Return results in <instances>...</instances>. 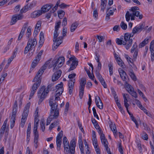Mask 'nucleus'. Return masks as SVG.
I'll list each match as a JSON object with an SVG mask.
<instances>
[{
	"instance_id": "1",
	"label": "nucleus",
	"mask_w": 154,
	"mask_h": 154,
	"mask_svg": "<svg viewBox=\"0 0 154 154\" xmlns=\"http://www.w3.org/2000/svg\"><path fill=\"white\" fill-rule=\"evenodd\" d=\"M139 8L137 6H134L130 9L129 11H127L125 15V17L127 21L128 22L131 18V20H135V17H139L140 19H141L143 17V15L140 14V12L138 11Z\"/></svg>"
},
{
	"instance_id": "2",
	"label": "nucleus",
	"mask_w": 154,
	"mask_h": 154,
	"mask_svg": "<svg viewBox=\"0 0 154 154\" xmlns=\"http://www.w3.org/2000/svg\"><path fill=\"white\" fill-rule=\"evenodd\" d=\"M53 85V84H50L47 86V88H45V86H43L38 91V97L39 98L38 102L39 104H41L49 92V90H51V88Z\"/></svg>"
},
{
	"instance_id": "3",
	"label": "nucleus",
	"mask_w": 154,
	"mask_h": 154,
	"mask_svg": "<svg viewBox=\"0 0 154 154\" xmlns=\"http://www.w3.org/2000/svg\"><path fill=\"white\" fill-rule=\"evenodd\" d=\"M49 105L51 106V110L50 113L52 114L54 113H54L53 115H54V117L55 118H57L59 115V110L58 109V104L56 103V101L54 102V97H51L50 98L49 101Z\"/></svg>"
},
{
	"instance_id": "4",
	"label": "nucleus",
	"mask_w": 154,
	"mask_h": 154,
	"mask_svg": "<svg viewBox=\"0 0 154 154\" xmlns=\"http://www.w3.org/2000/svg\"><path fill=\"white\" fill-rule=\"evenodd\" d=\"M58 30H55L54 33L53 42H54L53 45V49L55 50L63 42V37L59 36L57 38L59 34L57 32Z\"/></svg>"
},
{
	"instance_id": "5",
	"label": "nucleus",
	"mask_w": 154,
	"mask_h": 154,
	"mask_svg": "<svg viewBox=\"0 0 154 154\" xmlns=\"http://www.w3.org/2000/svg\"><path fill=\"white\" fill-rule=\"evenodd\" d=\"M37 42L36 39L34 38L33 39L29 38L28 40L26 46L25 48L24 54H27L30 50H32L33 48H34L36 45Z\"/></svg>"
},
{
	"instance_id": "6",
	"label": "nucleus",
	"mask_w": 154,
	"mask_h": 154,
	"mask_svg": "<svg viewBox=\"0 0 154 154\" xmlns=\"http://www.w3.org/2000/svg\"><path fill=\"white\" fill-rule=\"evenodd\" d=\"M30 106V103H28L24 107L23 113L22 114L20 125L23 128L25 124L26 119L28 114L29 111Z\"/></svg>"
},
{
	"instance_id": "7",
	"label": "nucleus",
	"mask_w": 154,
	"mask_h": 154,
	"mask_svg": "<svg viewBox=\"0 0 154 154\" xmlns=\"http://www.w3.org/2000/svg\"><path fill=\"white\" fill-rule=\"evenodd\" d=\"M76 76L75 73L70 74L68 75V78L70 79L69 82V92L70 95H71L73 91L75 79H74Z\"/></svg>"
},
{
	"instance_id": "8",
	"label": "nucleus",
	"mask_w": 154,
	"mask_h": 154,
	"mask_svg": "<svg viewBox=\"0 0 154 154\" xmlns=\"http://www.w3.org/2000/svg\"><path fill=\"white\" fill-rule=\"evenodd\" d=\"M43 51V50H41L35 57V59L33 60L30 68V71L32 70L38 63Z\"/></svg>"
},
{
	"instance_id": "9",
	"label": "nucleus",
	"mask_w": 154,
	"mask_h": 154,
	"mask_svg": "<svg viewBox=\"0 0 154 154\" xmlns=\"http://www.w3.org/2000/svg\"><path fill=\"white\" fill-rule=\"evenodd\" d=\"M64 61L65 58L63 56L60 57L56 60H53L52 62L54 63V71L55 69H56L57 68H59L61 67L63 65Z\"/></svg>"
},
{
	"instance_id": "10",
	"label": "nucleus",
	"mask_w": 154,
	"mask_h": 154,
	"mask_svg": "<svg viewBox=\"0 0 154 154\" xmlns=\"http://www.w3.org/2000/svg\"><path fill=\"white\" fill-rule=\"evenodd\" d=\"M42 79V77H38L37 76H35L32 81L33 82H35L33 85L32 89L36 91L37 89L40 86Z\"/></svg>"
},
{
	"instance_id": "11",
	"label": "nucleus",
	"mask_w": 154,
	"mask_h": 154,
	"mask_svg": "<svg viewBox=\"0 0 154 154\" xmlns=\"http://www.w3.org/2000/svg\"><path fill=\"white\" fill-rule=\"evenodd\" d=\"M145 24L144 23H140L134 27L132 30V36H133L135 34H138L144 28Z\"/></svg>"
},
{
	"instance_id": "12",
	"label": "nucleus",
	"mask_w": 154,
	"mask_h": 154,
	"mask_svg": "<svg viewBox=\"0 0 154 154\" xmlns=\"http://www.w3.org/2000/svg\"><path fill=\"white\" fill-rule=\"evenodd\" d=\"M63 135V131H61L59 132L56 137V144L57 145V149L59 151L60 149L61 144L62 137Z\"/></svg>"
},
{
	"instance_id": "13",
	"label": "nucleus",
	"mask_w": 154,
	"mask_h": 154,
	"mask_svg": "<svg viewBox=\"0 0 154 154\" xmlns=\"http://www.w3.org/2000/svg\"><path fill=\"white\" fill-rule=\"evenodd\" d=\"M23 18L22 15L20 14H16L13 15L12 17L11 25H13L15 24L18 20H22Z\"/></svg>"
},
{
	"instance_id": "14",
	"label": "nucleus",
	"mask_w": 154,
	"mask_h": 154,
	"mask_svg": "<svg viewBox=\"0 0 154 154\" xmlns=\"http://www.w3.org/2000/svg\"><path fill=\"white\" fill-rule=\"evenodd\" d=\"M53 6V5L51 3L46 4L42 7L41 10L42 11V13H45L50 10Z\"/></svg>"
},
{
	"instance_id": "15",
	"label": "nucleus",
	"mask_w": 154,
	"mask_h": 154,
	"mask_svg": "<svg viewBox=\"0 0 154 154\" xmlns=\"http://www.w3.org/2000/svg\"><path fill=\"white\" fill-rule=\"evenodd\" d=\"M62 73V71L60 69L55 72L52 75V81L53 82H54L58 79L60 77Z\"/></svg>"
},
{
	"instance_id": "16",
	"label": "nucleus",
	"mask_w": 154,
	"mask_h": 154,
	"mask_svg": "<svg viewBox=\"0 0 154 154\" xmlns=\"http://www.w3.org/2000/svg\"><path fill=\"white\" fill-rule=\"evenodd\" d=\"M95 103L97 106L102 109L103 108V104L99 97L96 96L95 97Z\"/></svg>"
},
{
	"instance_id": "17",
	"label": "nucleus",
	"mask_w": 154,
	"mask_h": 154,
	"mask_svg": "<svg viewBox=\"0 0 154 154\" xmlns=\"http://www.w3.org/2000/svg\"><path fill=\"white\" fill-rule=\"evenodd\" d=\"M63 83L61 82L60 84H58L56 86V88L57 89L56 91V94H58V95H60L62 94L63 91Z\"/></svg>"
},
{
	"instance_id": "18",
	"label": "nucleus",
	"mask_w": 154,
	"mask_h": 154,
	"mask_svg": "<svg viewBox=\"0 0 154 154\" xmlns=\"http://www.w3.org/2000/svg\"><path fill=\"white\" fill-rule=\"evenodd\" d=\"M75 146V139L73 138L70 142V153L71 154H74Z\"/></svg>"
},
{
	"instance_id": "19",
	"label": "nucleus",
	"mask_w": 154,
	"mask_h": 154,
	"mask_svg": "<svg viewBox=\"0 0 154 154\" xmlns=\"http://www.w3.org/2000/svg\"><path fill=\"white\" fill-rule=\"evenodd\" d=\"M119 71L120 77L122 80L125 81V82H129V79H127L126 77H127V76L126 72L122 69H121L120 71L119 70Z\"/></svg>"
},
{
	"instance_id": "20",
	"label": "nucleus",
	"mask_w": 154,
	"mask_h": 154,
	"mask_svg": "<svg viewBox=\"0 0 154 154\" xmlns=\"http://www.w3.org/2000/svg\"><path fill=\"white\" fill-rule=\"evenodd\" d=\"M42 11L41 10L35 11L31 14V17L32 18H36L38 17L42 14Z\"/></svg>"
},
{
	"instance_id": "21",
	"label": "nucleus",
	"mask_w": 154,
	"mask_h": 154,
	"mask_svg": "<svg viewBox=\"0 0 154 154\" xmlns=\"http://www.w3.org/2000/svg\"><path fill=\"white\" fill-rule=\"evenodd\" d=\"M132 33L130 34L129 33H126L125 34L124 36V41H123V44L126 45L127 41L131 39L130 37H133L132 36Z\"/></svg>"
},
{
	"instance_id": "22",
	"label": "nucleus",
	"mask_w": 154,
	"mask_h": 154,
	"mask_svg": "<svg viewBox=\"0 0 154 154\" xmlns=\"http://www.w3.org/2000/svg\"><path fill=\"white\" fill-rule=\"evenodd\" d=\"M47 66H46L45 65H43L42 68L38 71L36 75L38 77H42V75L44 72V71L46 69Z\"/></svg>"
},
{
	"instance_id": "23",
	"label": "nucleus",
	"mask_w": 154,
	"mask_h": 154,
	"mask_svg": "<svg viewBox=\"0 0 154 154\" xmlns=\"http://www.w3.org/2000/svg\"><path fill=\"white\" fill-rule=\"evenodd\" d=\"M100 139L102 143L104 145L105 148H107L108 147V142L107 140L105 138V135H103L100 137Z\"/></svg>"
},
{
	"instance_id": "24",
	"label": "nucleus",
	"mask_w": 154,
	"mask_h": 154,
	"mask_svg": "<svg viewBox=\"0 0 154 154\" xmlns=\"http://www.w3.org/2000/svg\"><path fill=\"white\" fill-rule=\"evenodd\" d=\"M78 60H73L70 65V67L69 69V71L74 70L75 69L78 65Z\"/></svg>"
},
{
	"instance_id": "25",
	"label": "nucleus",
	"mask_w": 154,
	"mask_h": 154,
	"mask_svg": "<svg viewBox=\"0 0 154 154\" xmlns=\"http://www.w3.org/2000/svg\"><path fill=\"white\" fill-rule=\"evenodd\" d=\"M17 100H15L14 102L13 106V112L12 115H14L16 116L17 110Z\"/></svg>"
},
{
	"instance_id": "26",
	"label": "nucleus",
	"mask_w": 154,
	"mask_h": 154,
	"mask_svg": "<svg viewBox=\"0 0 154 154\" xmlns=\"http://www.w3.org/2000/svg\"><path fill=\"white\" fill-rule=\"evenodd\" d=\"M79 23L78 22H75L73 23L71 25L70 27V31L71 32H74L77 28L79 25Z\"/></svg>"
},
{
	"instance_id": "27",
	"label": "nucleus",
	"mask_w": 154,
	"mask_h": 154,
	"mask_svg": "<svg viewBox=\"0 0 154 154\" xmlns=\"http://www.w3.org/2000/svg\"><path fill=\"white\" fill-rule=\"evenodd\" d=\"M128 75L131 77V78L134 81L137 80L136 77L133 70L132 69H130L128 71Z\"/></svg>"
},
{
	"instance_id": "28",
	"label": "nucleus",
	"mask_w": 154,
	"mask_h": 154,
	"mask_svg": "<svg viewBox=\"0 0 154 154\" xmlns=\"http://www.w3.org/2000/svg\"><path fill=\"white\" fill-rule=\"evenodd\" d=\"M129 82H126L125 83V86L126 87L127 89V91H128V92L129 93V92L132 91L133 90H134V89L133 88L130 84H129L128 83Z\"/></svg>"
},
{
	"instance_id": "29",
	"label": "nucleus",
	"mask_w": 154,
	"mask_h": 154,
	"mask_svg": "<svg viewBox=\"0 0 154 154\" xmlns=\"http://www.w3.org/2000/svg\"><path fill=\"white\" fill-rule=\"evenodd\" d=\"M109 126L111 130L113 131L114 135L116 134L117 131L115 124L111 122V124H110Z\"/></svg>"
},
{
	"instance_id": "30",
	"label": "nucleus",
	"mask_w": 154,
	"mask_h": 154,
	"mask_svg": "<svg viewBox=\"0 0 154 154\" xmlns=\"http://www.w3.org/2000/svg\"><path fill=\"white\" fill-rule=\"evenodd\" d=\"M40 39L39 42L40 45H42L44 43L45 40L44 33L42 32H41L39 36Z\"/></svg>"
},
{
	"instance_id": "31",
	"label": "nucleus",
	"mask_w": 154,
	"mask_h": 154,
	"mask_svg": "<svg viewBox=\"0 0 154 154\" xmlns=\"http://www.w3.org/2000/svg\"><path fill=\"white\" fill-rule=\"evenodd\" d=\"M86 82V80L85 79L82 78L81 79L80 83L79 89H84Z\"/></svg>"
},
{
	"instance_id": "32",
	"label": "nucleus",
	"mask_w": 154,
	"mask_h": 154,
	"mask_svg": "<svg viewBox=\"0 0 154 154\" xmlns=\"http://www.w3.org/2000/svg\"><path fill=\"white\" fill-rule=\"evenodd\" d=\"M39 120H37L36 122V119H34V127L33 129V132H38L37 131L38 127V123Z\"/></svg>"
},
{
	"instance_id": "33",
	"label": "nucleus",
	"mask_w": 154,
	"mask_h": 154,
	"mask_svg": "<svg viewBox=\"0 0 154 154\" xmlns=\"http://www.w3.org/2000/svg\"><path fill=\"white\" fill-rule=\"evenodd\" d=\"M16 116L13 115H12L11 120V126L10 127L11 129H12L14 126L15 120L16 119Z\"/></svg>"
},
{
	"instance_id": "34",
	"label": "nucleus",
	"mask_w": 154,
	"mask_h": 154,
	"mask_svg": "<svg viewBox=\"0 0 154 154\" xmlns=\"http://www.w3.org/2000/svg\"><path fill=\"white\" fill-rule=\"evenodd\" d=\"M57 118H55V117H54V115L50 113V116L48 117L47 120L46 125H49L52 119Z\"/></svg>"
},
{
	"instance_id": "35",
	"label": "nucleus",
	"mask_w": 154,
	"mask_h": 154,
	"mask_svg": "<svg viewBox=\"0 0 154 154\" xmlns=\"http://www.w3.org/2000/svg\"><path fill=\"white\" fill-rule=\"evenodd\" d=\"M60 1L58 0L57 2L56 5L52 8L51 11V13H54L58 9V6H59V4H60Z\"/></svg>"
},
{
	"instance_id": "36",
	"label": "nucleus",
	"mask_w": 154,
	"mask_h": 154,
	"mask_svg": "<svg viewBox=\"0 0 154 154\" xmlns=\"http://www.w3.org/2000/svg\"><path fill=\"white\" fill-rule=\"evenodd\" d=\"M116 59L119 65L121 67L123 68L125 65L122 60L120 58H119L118 57H116Z\"/></svg>"
},
{
	"instance_id": "37",
	"label": "nucleus",
	"mask_w": 154,
	"mask_h": 154,
	"mask_svg": "<svg viewBox=\"0 0 154 154\" xmlns=\"http://www.w3.org/2000/svg\"><path fill=\"white\" fill-rule=\"evenodd\" d=\"M149 38H146L142 42L140 43L139 45V48H141L144 47L148 42Z\"/></svg>"
},
{
	"instance_id": "38",
	"label": "nucleus",
	"mask_w": 154,
	"mask_h": 154,
	"mask_svg": "<svg viewBox=\"0 0 154 154\" xmlns=\"http://www.w3.org/2000/svg\"><path fill=\"white\" fill-rule=\"evenodd\" d=\"M106 2V0H101L100 5L101 10L103 11L105 8Z\"/></svg>"
},
{
	"instance_id": "39",
	"label": "nucleus",
	"mask_w": 154,
	"mask_h": 154,
	"mask_svg": "<svg viewBox=\"0 0 154 154\" xmlns=\"http://www.w3.org/2000/svg\"><path fill=\"white\" fill-rule=\"evenodd\" d=\"M57 14L59 17L61 19L64 16L65 12L63 11L60 10L57 11Z\"/></svg>"
},
{
	"instance_id": "40",
	"label": "nucleus",
	"mask_w": 154,
	"mask_h": 154,
	"mask_svg": "<svg viewBox=\"0 0 154 154\" xmlns=\"http://www.w3.org/2000/svg\"><path fill=\"white\" fill-rule=\"evenodd\" d=\"M133 42V39H131L127 41L125 47L127 50L131 46Z\"/></svg>"
},
{
	"instance_id": "41",
	"label": "nucleus",
	"mask_w": 154,
	"mask_h": 154,
	"mask_svg": "<svg viewBox=\"0 0 154 154\" xmlns=\"http://www.w3.org/2000/svg\"><path fill=\"white\" fill-rule=\"evenodd\" d=\"M33 133L34 136V143H37L39 137L38 132Z\"/></svg>"
},
{
	"instance_id": "42",
	"label": "nucleus",
	"mask_w": 154,
	"mask_h": 154,
	"mask_svg": "<svg viewBox=\"0 0 154 154\" xmlns=\"http://www.w3.org/2000/svg\"><path fill=\"white\" fill-rule=\"evenodd\" d=\"M31 27L30 26L28 27L26 32V36L28 38H29L30 37L31 35Z\"/></svg>"
},
{
	"instance_id": "43",
	"label": "nucleus",
	"mask_w": 154,
	"mask_h": 154,
	"mask_svg": "<svg viewBox=\"0 0 154 154\" xmlns=\"http://www.w3.org/2000/svg\"><path fill=\"white\" fill-rule=\"evenodd\" d=\"M40 126L42 131H44L45 129V123L44 120L41 121Z\"/></svg>"
},
{
	"instance_id": "44",
	"label": "nucleus",
	"mask_w": 154,
	"mask_h": 154,
	"mask_svg": "<svg viewBox=\"0 0 154 154\" xmlns=\"http://www.w3.org/2000/svg\"><path fill=\"white\" fill-rule=\"evenodd\" d=\"M29 9L28 5H27L24 6L20 11L21 13H25Z\"/></svg>"
},
{
	"instance_id": "45",
	"label": "nucleus",
	"mask_w": 154,
	"mask_h": 154,
	"mask_svg": "<svg viewBox=\"0 0 154 154\" xmlns=\"http://www.w3.org/2000/svg\"><path fill=\"white\" fill-rule=\"evenodd\" d=\"M64 150L66 151L67 152L70 153V145L69 144L64 146Z\"/></svg>"
},
{
	"instance_id": "46",
	"label": "nucleus",
	"mask_w": 154,
	"mask_h": 154,
	"mask_svg": "<svg viewBox=\"0 0 154 154\" xmlns=\"http://www.w3.org/2000/svg\"><path fill=\"white\" fill-rule=\"evenodd\" d=\"M109 71L110 75H111L113 74V66L111 63H109L108 65Z\"/></svg>"
},
{
	"instance_id": "47",
	"label": "nucleus",
	"mask_w": 154,
	"mask_h": 154,
	"mask_svg": "<svg viewBox=\"0 0 154 154\" xmlns=\"http://www.w3.org/2000/svg\"><path fill=\"white\" fill-rule=\"evenodd\" d=\"M137 43L136 42L134 43L133 45V46L131 48V53H133L134 52L135 50H136L137 48Z\"/></svg>"
},
{
	"instance_id": "48",
	"label": "nucleus",
	"mask_w": 154,
	"mask_h": 154,
	"mask_svg": "<svg viewBox=\"0 0 154 154\" xmlns=\"http://www.w3.org/2000/svg\"><path fill=\"white\" fill-rule=\"evenodd\" d=\"M61 21H59L58 22L56 23L55 26V30H58L61 24Z\"/></svg>"
},
{
	"instance_id": "49",
	"label": "nucleus",
	"mask_w": 154,
	"mask_h": 154,
	"mask_svg": "<svg viewBox=\"0 0 154 154\" xmlns=\"http://www.w3.org/2000/svg\"><path fill=\"white\" fill-rule=\"evenodd\" d=\"M116 42L118 45H125L126 44H123V41L122 40L120 39L119 38H117L116 39Z\"/></svg>"
},
{
	"instance_id": "50",
	"label": "nucleus",
	"mask_w": 154,
	"mask_h": 154,
	"mask_svg": "<svg viewBox=\"0 0 154 154\" xmlns=\"http://www.w3.org/2000/svg\"><path fill=\"white\" fill-rule=\"evenodd\" d=\"M120 25L122 29L124 30H126L127 27V25L123 21L121 23Z\"/></svg>"
},
{
	"instance_id": "51",
	"label": "nucleus",
	"mask_w": 154,
	"mask_h": 154,
	"mask_svg": "<svg viewBox=\"0 0 154 154\" xmlns=\"http://www.w3.org/2000/svg\"><path fill=\"white\" fill-rule=\"evenodd\" d=\"M100 82L101 83L102 85H103V87L105 88H107V85L106 83L105 82L104 79L103 78H102L101 79V80L100 79L99 80Z\"/></svg>"
},
{
	"instance_id": "52",
	"label": "nucleus",
	"mask_w": 154,
	"mask_h": 154,
	"mask_svg": "<svg viewBox=\"0 0 154 154\" xmlns=\"http://www.w3.org/2000/svg\"><path fill=\"white\" fill-rule=\"evenodd\" d=\"M92 110L93 111V114H94V117H96L97 119L99 120V117L97 114V113L96 109L94 107L93 108Z\"/></svg>"
},
{
	"instance_id": "53",
	"label": "nucleus",
	"mask_w": 154,
	"mask_h": 154,
	"mask_svg": "<svg viewBox=\"0 0 154 154\" xmlns=\"http://www.w3.org/2000/svg\"><path fill=\"white\" fill-rule=\"evenodd\" d=\"M129 93L133 97L135 98H137V94L136 91L133 90Z\"/></svg>"
},
{
	"instance_id": "54",
	"label": "nucleus",
	"mask_w": 154,
	"mask_h": 154,
	"mask_svg": "<svg viewBox=\"0 0 154 154\" xmlns=\"http://www.w3.org/2000/svg\"><path fill=\"white\" fill-rule=\"evenodd\" d=\"M131 120L132 121H133L134 122V123H135V124L136 125V127L137 128H138V126H139L138 124V123H137V121L135 119V118L134 117V116H131Z\"/></svg>"
},
{
	"instance_id": "55",
	"label": "nucleus",
	"mask_w": 154,
	"mask_h": 154,
	"mask_svg": "<svg viewBox=\"0 0 154 154\" xmlns=\"http://www.w3.org/2000/svg\"><path fill=\"white\" fill-rule=\"evenodd\" d=\"M93 143L94 147H98V145L97 143V138H92Z\"/></svg>"
},
{
	"instance_id": "56",
	"label": "nucleus",
	"mask_w": 154,
	"mask_h": 154,
	"mask_svg": "<svg viewBox=\"0 0 154 154\" xmlns=\"http://www.w3.org/2000/svg\"><path fill=\"white\" fill-rule=\"evenodd\" d=\"M118 149L121 154H123V150L121 143H119V144Z\"/></svg>"
},
{
	"instance_id": "57",
	"label": "nucleus",
	"mask_w": 154,
	"mask_h": 154,
	"mask_svg": "<svg viewBox=\"0 0 154 154\" xmlns=\"http://www.w3.org/2000/svg\"><path fill=\"white\" fill-rule=\"evenodd\" d=\"M22 100H23V97L20 96L19 97L18 100V103H19V107H20L21 106L22 103Z\"/></svg>"
},
{
	"instance_id": "58",
	"label": "nucleus",
	"mask_w": 154,
	"mask_h": 154,
	"mask_svg": "<svg viewBox=\"0 0 154 154\" xmlns=\"http://www.w3.org/2000/svg\"><path fill=\"white\" fill-rule=\"evenodd\" d=\"M63 142L64 146L69 144V142L66 137H64L63 139Z\"/></svg>"
},
{
	"instance_id": "59",
	"label": "nucleus",
	"mask_w": 154,
	"mask_h": 154,
	"mask_svg": "<svg viewBox=\"0 0 154 154\" xmlns=\"http://www.w3.org/2000/svg\"><path fill=\"white\" fill-rule=\"evenodd\" d=\"M143 135L142 136L143 139L145 140H147L148 139V136L147 134L144 132H143Z\"/></svg>"
},
{
	"instance_id": "60",
	"label": "nucleus",
	"mask_w": 154,
	"mask_h": 154,
	"mask_svg": "<svg viewBox=\"0 0 154 154\" xmlns=\"http://www.w3.org/2000/svg\"><path fill=\"white\" fill-rule=\"evenodd\" d=\"M84 90L79 89V96L81 99H82L83 97L84 93Z\"/></svg>"
},
{
	"instance_id": "61",
	"label": "nucleus",
	"mask_w": 154,
	"mask_h": 154,
	"mask_svg": "<svg viewBox=\"0 0 154 154\" xmlns=\"http://www.w3.org/2000/svg\"><path fill=\"white\" fill-rule=\"evenodd\" d=\"M67 24V20L66 17H64L62 23V26L64 27Z\"/></svg>"
},
{
	"instance_id": "62",
	"label": "nucleus",
	"mask_w": 154,
	"mask_h": 154,
	"mask_svg": "<svg viewBox=\"0 0 154 154\" xmlns=\"http://www.w3.org/2000/svg\"><path fill=\"white\" fill-rule=\"evenodd\" d=\"M141 110H143V112L146 114L148 116H149L150 114L149 113H148L147 112V110L143 106H141L140 107V108Z\"/></svg>"
},
{
	"instance_id": "63",
	"label": "nucleus",
	"mask_w": 154,
	"mask_h": 154,
	"mask_svg": "<svg viewBox=\"0 0 154 154\" xmlns=\"http://www.w3.org/2000/svg\"><path fill=\"white\" fill-rule=\"evenodd\" d=\"M93 16L94 18H96V19L97 18L98 16V14L97 11L96 9L95 10L93 11Z\"/></svg>"
},
{
	"instance_id": "64",
	"label": "nucleus",
	"mask_w": 154,
	"mask_h": 154,
	"mask_svg": "<svg viewBox=\"0 0 154 154\" xmlns=\"http://www.w3.org/2000/svg\"><path fill=\"white\" fill-rule=\"evenodd\" d=\"M66 33L67 29L66 28L63 27L62 31V35L63 36L62 37H63L64 36H66Z\"/></svg>"
}]
</instances>
